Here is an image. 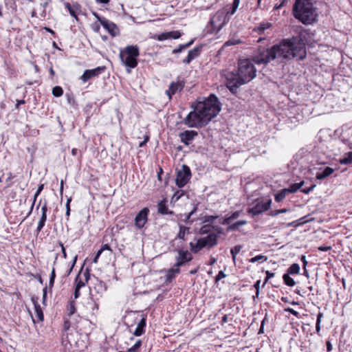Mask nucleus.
<instances>
[{"mask_svg":"<svg viewBox=\"0 0 352 352\" xmlns=\"http://www.w3.org/2000/svg\"><path fill=\"white\" fill-rule=\"evenodd\" d=\"M307 55L305 42L299 34L291 38L283 39L278 45L270 49L259 47L254 53L252 61L257 65H266L274 59L291 60L296 58L303 60Z\"/></svg>","mask_w":352,"mask_h":352,"instance_id":"obj_1","label":"nucleus"},{"mask_svg":"<svg viewBox=\"0 0 352 352\" xmlns=\"http://www.w3.org/2000/svg\"><path fill=\"white\" fill-rule=\"evenodd\" d=\"M221 111V103L214 94H210L202 101H198L194 110L184 119L188 127L201 128L208 124Z\"/></svg>","mask_w":352,"mask_h":352,"instance_id":"obj_2","label":"nucleus"},{"mask_svg":"<svg viewBox=\"0 0 352 352\" xmlns=\"http://www.w3.org/2000/svg\"><path fill=\"white\" fill-rule=\"evenodd\" d=\"M256 69L250 59L240 60L236 72L226 75V86L232 94H236L240 86L250 82L256 77Z\"/></svg>","mask_w":352,"mask_h":352,"instance_id":"obj_3","label":"nucleus"},{"mask_svg":"<svg viewBox=\"0 0 352 352\" xmlns=\"http://www.w3.org/2000/svg\"><path fill=\"white\" fill-rule=\"evenodd\" d=\"M296 19L304 24H311L317 20V13L310 0H296L293 6Z\"/></svg>","mask_w":352,"mask_h":352,"instance_id":"obj_4","label":"nucleus"},{"mask_svg":"<svg viewBox=\"0 0 352 352\" xmlns=\"http://www.w3.org/2000/svg\"><path fill=\"white\" fill-rule=\"evenodd\" d=\"M140 56V50L137 45H127L120 50V59L123 65L126 67V72L130 74L131 69L137 67L138 57Z\"/></svg>","mask_w":352,"mask_h":352,"instance_id":"obj_5","label":"nucleus"},{"mask_svg":"<svg viewBox=\"0 0 352 352\" xmlns=\"http://www.w3.org/2000/svg\"><path fill=\"white\" fill-rule=\"evenodd\" d=\"M230 20L228 13L225 10L217 11L210 20V23L214 30H220Z\"/></svg>","mask_w":352,"mask_h":352,"instance_id":"obj_6","label":"nucleus"},{"mask_svg":"<svg viewBox=\"0 0 352 352\" xmlns=\"http://www.w3.org/2000/svg\"><path fill=\"white\" fill-rule=\"evenodd\" d=\"M191 177V171L187 165H182V169L178 170L175 179L176 185L179 188L184 187Z\"/></svg>","mask_w":352,"mask_h":352,"instance_id":"obj_7","label":"nucleus"},{"mask_svg":"<svg viewBox=\"0 0 352 352\" xmlns=\"http://www.w3.org/2000/svg\"><path fill=\"white\" fill-rule=\"evenodd\" d=\"M271 204L272 199H267L265 201L263 200L257 201L253 207L248 209L247 212L249 214L254 217L267 211L270 208Z\"/></svg>","mask_w":352,"mask_h":352,"instance_id":"obj_8","label":"nucleus"},{"mask_svg":"<svg viewBox=\"0 0 352 352\" xmlns=\"http://www.w3.org/2000/svg\"><path fill=\"white\" fill-rule=\"evenodd\" d=\"M106 70L105 66H99L92 69H86L81 76L80 79L84 82H87L89 79L97 77L104 73Z\"/></svg>","mask_w":352,"mask_h":352,"instance_id":"obj_9","label":"nucleus"},{"mask_svg":"<svg viewBox=\"0 0 352 352\" xmlns=\"http://www.w3.org/2000/svg\"><path fill=\"white\" fill-rule=\"evenodd\" d=\"M177 252L178 255L176 256V263L174 267L179 269L185 263L190 261L192 259V256L188 250H179Z\"/></svg>","mask_w":352,"mask_h":352,"instance_id":"obj_10","label":"nucleus"},{"mask_svg":"<svg viewBox=\"0 0 352 352\" xmlns=\"http://www.w3.org/2000/svg\"><path fill=\"white\" fill-rule=\"evenodd\" d=\"M204 248L210 250L218 243V234H209L205 237L199 238Z\"/></svg>","mask_w":352,"mask_h":352,"instance_id":"obj_11","label":"nucleus"},{"mask_svg":"<svg viewBox=\"0 0 352 352\" xmlns=\"http://www.w3.org/2000/svg\"><path fill=\"white\" fill-rule=\"evenodd\" d=\"M148 214L149 210L148 208L142 209L135 218V226L138 228H143L148 221Z\"/></svg>","mask_w":352,"mask_h":352,"instance_id":"obj_12","label":"nucleus"},{"mask_svg":"<svg viewBox=\"0 0 352 352\" xmlns=\"http://www.w3.org/2000/svg\"><path fill=\"white\" fill-rule=\"evenodd\" d=\"M95 289H96V287H94V289H90V294H89L90 296H89L88 302H87V308L88 309L91 310L92 314H96V312L98 310V307H99L98 302L99 300V298H98L93 294V291Z\"/></svg>","mask_w":352,"mask_h":352,"instance_id":"obj_13","label":"nucleus"},{"mask_svg":"<svg viewBox=\"0 0 352 352\" xmlns=\"http://www.w3.org/2000/svg\"><path fill=\"white\" fill-rule=\"evenodd\" d=\"M198 133L195 131L186 130L182 133H180L179 137L180 138L181 142L185 145L188 146L192 140L197 137Z\"/></svg>","mask_w":352,"mask_h":352,"instance_id":"obj_14","label":"nucleus"},{"mask_svg":"<svg viewBox=\"0 0 352 352\" xmlns=\"http://www.w3.org/2000/svg\"><path fill=\"white\" fill-rule=\"evenodd\" d=\"M99 21L111 36H115L118 34V28L115 23L105 18L99 19Z\"/></svg>","mask_w":352,"mask_h":352,"instance_id":"obj_15","label":"nucleus"},{"mask_svg":"<svg viewBox=\"0 0 352 352\" xmlns=\"http://www.w3.org/2000/svg\"><path fill=\"white\" fill-rule=\"evenodd\" d=\"M202 45L197 46L192 50H190L188 52L186 58L183 60V63L186 65L189 64L193 59L196 58L200 55Z\"/></svg>","mask_w":352,"mask_h":352,"instance_id":"obj_16","label":"nucleus"},{"mask_svg":"<svg viewBox=\"0 0 352 352\" xmlns=\"http://www.w3.org/2000/svg\"><path fill=\"white\" fill-rule=\"evenodd\" d=\"M41 212L42 214L38 223L37 228L36 230L37 234H38L42 230L47 220V206L46 201H45L44 204L41 207Z\"/></svg>","mask_w":352,"mask_h":352,"instance_id":"obj_17","label":"nucleus"},{"mask_svg":"<svg viewBox=\"0 0 352 352\" xmlns=\"http://www.w3.org/2000/svg\"><path fill=\"white\" fill-rule=\"evenodd\" d=\"M184 87V83L182 81L172 82L170 85L168 89L166 91V94L169 98H171L172 95H174L177 91L182 90Z\"/></svg>","mask_w":352,"mask_h":352,"instance_id":"obj_18","label":"nucleus"},{"mask_svg":"<svg viewBox=\"0 0 352 352\" xmlns=\"http://www.w3.org/2000/svg\"><path fill=\"white\" fill-rule=\"evenodd\" d=\"M142 318L138 322L137 327L133 333L135 336H140L144 333V329L146 324V316L145 315H141Z\"/></svg>","mask_w":352,"mask_h":352,"instance_id":"obj_19","label":"nucleus"},{"mask_svg":"<svg viewBox=\"0 0 352 352\" xmlns=\"http://www.w3.org/2000/svg\"><path fill=\"white\" fill-rule=\"evenodd\" d=\"M65 8L68 10L71 16L74 17L76 20H78V12H80V6L78 3H73L71 5L68 2H65L64 3Z\"/></svg>","mask_w":352,"mask_h":352,"instance_id":"obj_20","label":"nucleus"},{"mask_svg":"<svg viewBox=\"0 0 352 352\" xmlns=\"http://www.w3.org/2000/svg\"><path fill=\"white\" fill-rule=\"evenodd\" d=\"M333 172V168L327 166L322 172H318L316 175V178L317 179L322 180L331 175Z\"/></svg>","mask_w":352,"mask_h":352,"instance_id":"obj_21","label":"nucleus"},{"mask_svg":"<svg viewBox=\"0 0 352 352\" xmlns=\"http://www.w3.org/2000/svg\"><path fill=\"white\" fill-rule=\"evenodd\" d=\"M241 215V211L236 210L231 214V215L225 217L220 223L222 225H229L231 222L237 219Z\"/></svg>","mask_w":352,"mask_h":352,"instance_id":"obj_22","label":"nucleus"},{"mask_svg":"<svg viewBox=\"0 0 352 352\" xmlns=\"http://www.w3.org/2000/svg\"><path fill=\"white\" fill-rule=\"evenodd\" d=\"M179 232L177 236L175 237V239H179L185 241L186 233H190V228L181 224H179Z\"/></svg>","mask_w":352,"mask_h":352,"instance_id":"obj_23","label":"nucleus"},{"mask_svg":"<svg viewBox=\"0 0 352 352\" xmlns=\"http://www.w3.org/2000/svg\"><path fill=\"white\" fill-rule=\"evenodd\" d=\"M189 246L190 251L195 254L199 252L204 248L199 239H198L195 243L190 242Z\"/></svg>","mask_w":352,"mask_h":352,"instance_id":"obj_24","label":"nucleus"},{"mask_svg":"<svg viewBox=\"0 0 352 352\" xmlns=\"http://www.w3.org/2000/svg\"><path fill=\"white\" fill-rule=\"evenodd\" d=\"M248 223V221L245 220H240L232 224H229L228 227L227 228V231H237L239 230L240 226L246 225Z\"/></svg>","mask_w":352,"mask_h":352,"instance_id":"obj_25","label":"nucleus"},{"mask_svg":"<svg viewBox=\"0 0 352 352\" xmlns=\"http://www.w3.org/2000/svg\"><path fill=\"white\" fill-rule=\"evenodd\" d=\"M33 303L34 305L36 316L37 317L38 320L43 321L44 319V316H43V311H42V309H41L40 305L36 301H35L34 300H33Z\"/></svg>","mask_w":352,"mask_h":352,"instance_id":"obj_26","label":"nucleus"},{"mask_svg":"<svg viewBox=\"0 0 352 352\" xmlns=\"http://www.w3.org/2000/svg\"><path fill=\"white\" fill-rule=\"evenodd\" d=\"M272 26V23L269 22L261 23L256 28H254V31L258 34L264 33L265 30L269 29Z\"/></svg>","mask_w":352,"mask_h":352,"instance_id":"obj_27","label":"nucleus"},{"mask_svg":"<svg viewBox=\"0 0 352 352\" xmlns=\"http://www.w3.org/2000/svg\"><path fill=\"white\" fill-rule=\"evenodd\" d=\"M289 194L288 190L285 188H283L278 191L276 194L274 195V199L276 202H280L283 201L286 196Z\"/></svg>","mask_w":352,"mask_h":352,"instance_id":"obj_28","label":"nucleus"},{"mask_svg":"<svg viewBox=\"0 0 352 352\" xmlns=\"http://www.w3.org/2000/svg\"><path fill=\"white\" fill-rule=\"evenodd\" d=\"M158 212L162 214H168L172 213L169 212L164 201H161L157 205Z\"/></svg>","mask_w":352,"mask_h":352,"instance_id":"obj_29","label":"nucleus"},{"mask_svg":"<svg viewBox=\"0 0 352 352\" xmlns=\"http://www.w3.org/2000/svg\"><path fill=\"white\" fill-rule=\"evenodd\" d=\"M194 41H195V39H192L189 42H188V43H186L185 44L179 45L177 48H175V49H174L173 50V52H172L173 54L179 53L182 50L188 48L189 47H190L193 44Z\"/></svg>","mask_w":352,"mask_h":352,"instance_id":"obj_30","label":"nucleus"},{"mask_svg":"<svg viewBox=\"0 0 352 352\" xmlns=\"http://www.w3.org/2000/svg\"><path fill=\"white\" fill-rule=\"evenodd\" d=\"M304 184V182L302 181L299 183H295L289 186V188H286L289 193H294L297 192Z\"/></svg>","mask_w":352,"mask_h":352,"instance_id":"obj_31","label":"nucleus"},{"mask_svg":"<svg viewBox=\"0 0 352 352\" xmlns=\"http://www.w3.org/2000/svg\"><path fill=\"white\" fill-rule=\"evenodd\" d=\"M218 218V215H205L201 218V220L202 223L212 224L213 221Z\"/></svg>","mask_w":352,"mask_h":352,"instance_id":"obj_32","label":"nucleus"},{"mask_svg":"<svg viewBox=\"0 0 352 352\" xmlns=\"http://www.w3.org/2000/svg\"><path fill=\"white\" fill-rule=\"evenodd\" d=\"M214 226L212 224H206L205 223L202 226L199 230V233L201 234H206L210 233L211 231H213V228Z\"/></svg>","mask_w":352,"mask_h":352,"instance_id":"obj_33","label":"nucleus"},{"mask_svg":"<svg viewBox=\"0 0 352 352\" xmlns=\"http://www.w3.org/2000/svg\"><path fill=\"white\" fill-rule=\"evenodd\" d=\"M179 272H180V270L175 267L170 269L166 275L167 280L170 281L173 278H175V274H179Z\"/></svg>","mask_w":352,"mask_h":352,"instance_id":"obj_34","label":"nucleus"},{"mask_svg":"<svg viewBox=\"0 0 352 352\" xmlns=\"http://www.w3.org/2000/svg\"><path fill=\"white\" fill-rule=\"evenodd\" d=\"M43 186H44V185H43V184H41V185L38 186V189H37L36 192H35L34 196L33 203H32V206H31V208H30V212H29V213H28V215H30V214L32 213V210H33V208H34V204H35L36 200V198L38 197V196L40 195V193H41V191L43 190Z\"/></svg>","mask_w":352,"mask_h":352,"instance_id":"obj_35","label":"nucleus"},{"mask_svg":"<svg viewBox=\"0 0 352 352\" xmlns=\"http://www.w3.org/2000/svg\"><path fill=\"white\" fill-rule=\"evenodd\" d=\"M283 279L284 280V283L289 287H293L296 284L294 280L292 278H291L289 274L287 273L283 275Z\"/></svg>","mask_w":352,"mask_h":352,"instance_id":"obj_36","label":"nucleus"},{"mask_svg":"<svg viewBox=\"0 0 352 352\" xmlns=\"http://www.w3.org/2000/svg\"><path fill=\"white\" fill-rule=\"evenodd\" d=\"M340 163L342 164H349L352 163V151L346 154V156L340 160Z\"/></svg>","mask_w":352,"mask_h":352,"instance_id":"obj_37","label":"nucleus"},{"mask_svg":"<svg viewBox=\"0 0 352 352\" xmlns=\"http://www.w3.org/2000/svg\"><path fill=\"white\" fill-rule=\"evenodd\" d=\"M289 274H298L300 272V266L298 263L292 264L287 270Z\"/></svg>","mask_w":352,"mask_h":352,"instance_id":"obj_38","label":"nucleus"},{"mask_svg":"<svg viewBox=\"0 0 352 352\" xmlns=\"http://www.w3.org/2000/svg\"><path fill=\"white\" fill-rule=\"evenodd\" d=\"M241 248L242 246L241 245H237L230 250V253L234 263H235L236 254L241 251Z\"/></svg>","mask_w":352,"mask_h":352,"instance_id":"obj_39","label":"nucleus"},{"mask_svg":"<svg viewBox=\"0 0 352 352\" xmlns=\"http://www.w3.org/2000/svg\"><path fill=\"white\" fill-rule=\"evenodd\" d=\"M67 311L68 316H71L75 313L76 307H75V304H74V301H69V302L67 305Z\"/></svg>","mask_w":352,"mask_h":352,"instance_id":"obj_40","label":"nucleus"},{"mask_svg":"<svg viewBox=\"0 0 352 352\" xmlns=\"http://www.w3.org/2000/svg\"><path fill=\"white\" fill-rule=\"evenodd\" d=\"M323 318V313L319 312L317 315L316 323V331L319 333L320 331V323L321 320Z\"/></svg>","mask_w":352,"mask_h":352,"instance_id":"obj_41","label":"nucleus"},{"mask_svg":"<svg viewBox=\"0 0 352 352\" xmlns=\"http://www.w3.org/2000/svg\"><path fill=\"white\" fill-rule=\"evenodd\" d=\"M289 211V209L283 208L279 210H272L268 213V215L272 217H276L280 214L286 213Z\"/></svg>","mask_w":352,"mask_h":352,"instance_id":"obj_42","label":"nucleus"},{"mask_svg":"<svg viewBox=\"0 0 352 352\" xmlns=\"http://www.w3.org/2000/svg\"><path fill=\"white\" fill-rule=\"evenodd\" d=\"M239 3L240 0H233L231 11L226 12V13H228V16L234 14L235 13L239 7Z\"/></svg>","mask_w":352,"mask_h":352,"instance_id":"obj_43","label":"nucleus"},{"mask_svg":"<svg viewBox=\"0 0 352 352\" xmlns=\"http://www.w3.org/2000/svg\"><path fill=\"white\" fill-rule=\"evenodd\" d=\"M63 90L61 87L56 86L52 89V94L55 97H60L63 95Z\"/></svg>","mask_w":352,"mask_h":352,"instance_id":"obj_44","label":"nucleus"},{"mask_svg":"<svg viewBox=\"0 0 352 352\" xmlns=\"http://www.w3.org/2000/svg\"><path fill=\"white\" fill-rule=\"evenodd\" d=\"M267 260V257L265 256H263V255H261V254H259V255H257L253 258H252L250 261L251 263H256V262H263V261H265Z\"/></svg>","mask_w":352,"mask_h":352,"instance_id":"obj_45","label":"nucleus"},{"mask_svg":"<svg viewBox=\"0 0 352 352\" xmlns=\"http://www.w3.org/2000/svg\"><path fill=\"white\" fill-rule=\"evenodd\" d=\"M168 38L169 39H170V38H173V39L179 38L181 36V35H182L181 33L179 31L168 32Z\"/></svg>","mask_w":352,"mask_h":352,"instance_id":"obj_46","label":"nucleus"},{"mask_svg":"<svg viewBox=\"0 0 352 352\" xmlns=\"http://www.w3.org/2000/svg\"><path fill=\"white\" fill-rule=\"evenodd\" d=\"M75 283V288L81 289L82 287L85 285V281H83L82 279L79 278V275L76 278Z\"/></svg>","mask_w":352,"mask_h":352,"instance_id":"obj_47","label":"nucleus"},{"mask_svg":"<svg viewBox=\"0 0 352 352\" xmlns=\"http://www.w3.org/2000/svg\"><path fill=\"white\" fill-rule=\"evenodd\" d=\"M65 97L67 98V102L69 104H72V105H74L75 104V98H74V96L72 94H69V93H67L65 94Z\"/></svg>","mask_w":352,"mask_h":352,"instance_id":"obj_48","label":"nucleus"},{"mask_svg":"<svg viewBox=\"0 0 352 352\" xmlns=\"http://www.w3.org/2000/svg\"><path fill=\"white\" fill-rule=\"evenodd\" d=\"M55 278H56L55 270H54V268H53L52 271L51 272V274H50V281H49L50 287H53Z\"/></svg>","mask_w":352,"mask_h":352,"instance_id":"obj_49","label":"nucleus"},{"mask_svg":"<svg viewBox=\"0 0 352 352\" xmlns=\"http://www.w3.org/2000/svg\"><path fill=\"white\" fill-rule=\"evenodd\" d=\"M141 344H142L141 340H138L133 346H131L130 349H129L128 351L129 352L136 351V350L140 347Z\"/></svg>","mask_w":352,"mask_h":352,"instance_id":"obj_50","label":"nucleus"},{"mask_svg":"<svg viewBox=\"0 0 352 352\" xmlns=\"http://www.w3.org/2000/svg\"><path fill=\"white\" fill-rule=\"evenodd\" d=\"M167 39H169L168 32H163L157 36L158 41H164V40H167Z\"/></svg>","mask_w":352,"mask_h":352,"instance_id":"obj_51","label":"nucleus"},{"mask_svg":"<svg viewBox=\"0 0 352 352\" xmlns=\"http://www.w3.org/2000/svg\"><path fill=\"white\" fill-rule=\"evenodd\" d=\"M184 219H183V221L185 223H187V224H191L192 222L195 221V219H190V217H192L191 215H190V214L188 213V214H185L184 215Z\"/></svg>","mask_w":352,"mask_h":352,"instance_id":"obj_52","label":"nucleus"},{"mask_svg":"<svg viewBox=\"0 0 352 352\" xmlns=\"http://www.w3.org/2000/svg\"><path fill=\"white\" fill-rule=\"evenodd\" d=\"M285 311L289 312L297 318H300L299 313L290 307L285 308Z\"/></svg>","mask_w":352,"mask_h":352,"instance_id":"obj_53","label":"nucleus"},{"mask_svg":"<svg viewBox=\"0 0 352 352\" xmlns=\"http://www.w3.org/2000/svg\"><path fill=\"white\" fill-rule=\"evenodd\" d=\"M226 276V274L223 271H219L218 274L215 277V281L217 282L220 280L221 279L225 278Z\"/></svg>","mask_w":352,"mask_h":352,"instance_id":"obj_54","label":"nucleus"},{"mask_svg":"<svg viewBox=\"0 0 352 352\" xmlns=\"http://www.w3.org/2000/svg\"><path fill=\"white\" fill-rule=\"evenodd\" d=\"M71 327V322L69 319L65 318L63 329L65 331H68Z\"/></svg>","mask_w":352,"mask_h":352,"instance_id":"obj_55","label":"nucleus"},{"mask_svg":"<svg viewBox=\"0 0 352 352\" xmlns=\"http://www.w3.org/2000/svg\"><path fill=\"white\" fill-rule=\"evenodd\" d=\"M240 43H241V41L238 40V39L237 40H229L226 42L225 45H226V46L234 45H236V44H238Z\"/></svg>","mask_w":352,"mask_h":352,"instance_id":"obj_56","label":"nucleus"},{"mask_svg":"<svg viewBox=\"0 0 352 352\" xmlns=\"http://www.w3.org/2000/svg\"><path fill=\"white\" fill-rule=\"evenodd\" d=\"M213 229V231L216 232L215 234H218V237L219 236V235L223 233L222 228L219 227V226H214Z\"/></svg>","mask_w":352,"mask_h":352,"instance_id":"obj_57","label":"nucleus"},{"mask_svg":"<svg viewBox=\"0 0 352 352\" xmlns=\"http://www.w3.org/2000/svg\"><path fill=\"white\" fill-rule=\"evenodd\" d=\"M266 320H267V317L265 316L261 322V327H260V328L258 329V334H262L264 333V324H265V322Z\"/></svg>","mask_w":352,"mask_h":352,"instance_id":"obj_58","label":"nucleus"},{"mask_svg":"<svg viewBox=\"0 0 352 352\" xmlns=\"http://www.w3.org/2000/svg\"><path fill=\"white\" fill-rule=\"evenodd\" d=\"M315 186L316 185H312L309 188H302L301 190V192H302L305 194H309L310 191H311L315 188Z\"/></svg>","mask_w":352,"mask_h":352,"instance_id":"obj_59","label":"nucleus"},{"mask_svg":"<svg viewBox=\"0 0 352 352\" xmlns=\"http://www.w3.org/2000/svg\"><path fill=\"white\" fill-rule=\"evenodd\" d=\"M287 3V0H280V3L279 5H276L274 8L276 10L280 9L281 7L285 6Z\"/></svg>","mask_w":352,"mask_h":352,"instance_id":"obj_60","label":"nucleus"},{"mask_svg":"<svg viewBox=\"0 0 352 352\" xmlns=\"http://www.w3.org/2000/svg\"><path fill=\"white\" fill-rule=\"evenodd\" d=\"M102 253V252L100 250L97 252V253L96 254V255H95V256H94V258L93 259V262L94 263H98V258L100 256Z\"/></svg>","mask_w":352,"mask_h":352,"instance_id":"obj_61","label":"nucleus"},{"mask_svg":"<svg viewBox=\"0 0 352 352\" xmlns=\"http://www.w3.org/2000/svg\"><path fill=\"white\" fill-rule=\"evenodd\" d=\"M274 276V273L271 272L270 271L266 272V278L265 282H267L269 279Z\"/></svg>","mask_w":352,"mask_h":352,"instance_id":"obj_62","label":"nucleus"},{"mask_svg":"<svg viewBox=\"0 0 352 352\" xmlns=\"http://www.w3.org/2000/svg\"><path fill=\"white\" fill-rule=\"evenodd\" d=\"M327 351V352H331L333 349L332 344L329 340L326 342Z\"/></svg>","mask_w":352,"mask_h":352,"instance_id":"obj_63","label":"nucleus"},{"mask_svg":"<svg viewBox=\"0 0 352 352\" xmlns=\"http://www.w3.org/2000/svg\"><path fill=\"white\" fill-rule=\"evenodd\" d=\"M80 289L75 288L74 293V299H77L80 296Z\"/></svg>","mask_w":352,"mask_h":352,"instance_id":"obj_64","label":"nucleus"}]
</instances>
